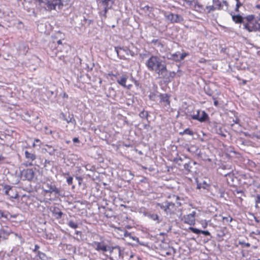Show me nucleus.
<instances>
[{
	"label": "nucleus",
	"instance_id": "1",
	"mask_svg": "<svg viewBox=\"0 0 260 260\" xmlns=\"http://www.w3.org/2000/svg\"><path fill=\"white\" fill-rule=\"evenodd\" d=\"M145 65L149 71L155 72L162 77L167 72L166 65L162 64V60L156 55H151L146 61Z\"/></svg>",
	"mask_w": 260,
	"mask_h": 260
},
{
	"label": "nucleus",
	"instance_id": "2",
	"mask_svg": "<svg viewBox=\"0 0 260 260\" xmlns=\"http://www.w3.org/2000/svg\"><path fill=\"white\" fill-rule=\"evenodd\" d=\"M43 191L45 193H54L55 195L63 196L62 191L57 188L54 182H44L43 185Z\"/></svg>",
	"mask_w": 260,
	"mask_h": 260
},
{
	"label": "nucleus",
	"instance_id": "3",
	"mask_svg": "<svg viewBox=\"0 0 260 260\" xmlns=\"http://www.w3.org/2000/svg\"><path fill=\"white\" fill-rule=\"evenodd\" d=\"M255 17L253 15H249L245 17V22L244 23V28L250 32L255 31L257 28L255 26Z\"/></svg>",
	"mask_w": 260,
	"mask_h": 260
},
{
	"label": "nucleus",
	"instance_id": "4",
	"mask_svg": "<svg viewBox=\"0 0 260 260\" xmlns=\"http://www.w3.org/2000/svg\"><path fill=\"white\" fill-rule=\"evenodd\" d=\"M90 245L92 247H93L95 250L100 252H106L110 250V247L107 246L106 243L104 241L102 242H98V241H93Z\"/></svg>",
	"mask_w": 260,
	"mask_h": 260
},
{
	"label": "nucleus",
	"instance_id": "5",
	"mask_svg": "<svg viewBox=\"0 0 260 260\" xmlns=\"http://www.w3.org/2000/svg\"><path fill=\"white\" fill-rule=\"evenodd\" d=\"M191 118L193 120H197L201 122H205L209 118L208 115L205 111L198 110L196 113L192 114Z\"/></svg>",
	"mask_w": 260,
	"mask_h": 260
},
{
	"label": "nucleus",
	"instance_id": "6",
	"mask_svg": "<svg viewBox=\"0 0 260 260\" xmlns=\"http://www.w3.org/2000/svg\"><path fill=\"white\" fill-rule=\"evenodd\" d=\"M165 17L166 19L171 23H180L184 20L183 17L181 15L173 14L172 13L169 14L165 13Z\"/></svg>",
	"mask_w": 260,
	"mask_h": 260
},
{
	"label": "nucleus",
	"instance_id": "7",
	"mask_svg": "<svg viewBox=\"0 0 260 260\" xmlns=\"http://www.w3.org/2000/svg\"><path fill=\"white\" fill-rule=\"evenodd\" d=\"M5 193L7 195L10 199H16L18 197V193L16 189L9 185H6L4 187Z\"/></svg>",
	"mask_w": 260,
	"mask_h": 260
},
{
	"label": "nucleus",
	"instance_id": "8",
	"mask_svg": "<svg viewBox=\"0 0 260 260\" xmlns=\"http://www.w3.org/2000/svg\"><path fill=\"white\" fill-rule=\"evenodd\" d=\"M196 214V211H193L191 213L186 215H184L183 216V220L184 223H187L190 225H194Z\"/></svg>",
	"mask_w": 260,
	"mask_h": 260
},
{
	"label": "nucleus",
	"instance_id": "9",
	"mask_svg": "<svg viewBox=\"0 0 260 260\" xmlns=\"http://www.w3.org/2000/svg\"><path fill=\"white\" fill-rule=\"evenodd\" d=\"M238 12H235V10L231 11L230 12V15H231L232 17V19L234 22H235L236 23H244L245 22V17H243L242 16L236 14V13H238Z\"/></svg>",
	"mask_w": 260,
	"mask_h": 260
},
{
	"label": "nucleus",
	"instance_id": "10",
	"mask_svg": "<svg viewBox=\"0 0 260 260\" xmlns=\"http://www.w3.org/2000/svg\"><path fill=\"white\" fill-rule=\"evenodd\" d=\"M70 0H50V4H49L51 9H55L56 6H62L67 5L69 4Z\"/></svg>",
	"mask_w": 260,
	"mask_h": 260
},
{
	"label": "nucleus",
	"instance_id": "11",
	"mask_svg": "<svg viewBox=\"0 0 260 260\" xmlns=\"http://www.w3.org/2000/svg\"><path fill=\"white\" fill-rule=\"evenodd\" d=\"M160 99V103H161L164 106L168 107L170 105V95L167 93H161L158 95Z\"/></svg>",
	"mask_w": 260,
	"mask_h": 260
},
{
	"label": "nucleus",
	"instance_id": "12",
	"mask_svg": "<svg viewBox=\"0 0 260 260\" xmlns=\"http://www.w3.org/2000/svg\"><path fill=\"white\" fill-rule=\"evenodd\" d=\"M24 177L28 181H32L35 177L34 172L32 169H27L23 171Z\"/></svg>",
	"mask_w": 260,
	"mask_h": 260
},
{
	"label": "nucleus",
	"instance_id": "13",
	"mask_svg": "<svg viewBox=\"0 0 260 260\" xmlns=\"http://www.w3.org/2000/svg\"><path fill=\"white\" fill-rule=\"evenodd\" d=\"M192 8L197 12L201 13H204L206 11L204 6L200 4L197 0L196 1Z\"/></svg>",
	"mask_w": 260,
	"mask_h": 260
},
{
	"label": "nucleus",
	"instance_id": "14",
	"mask_svg": "<svg viewBox=\"0 0 260 260\" xmlns=\"http://www.w3.org/2000/svg\"><path fill=\"white\" fill-rule=\"evenodd\" d=\"M128 78L127 75L125 73H123L120 78L117 79V82L122 87L126 86V82Z\"/></svg>",
	"mask_w": 260,
	"mask_h": 260
},
{
	"label": "nucleus",
	"instance_id": "15",
	"mask_svg": "<svg viewBox=\"0 0 260 260\" xmlns=\"http://www.w3.org/2000/svg\"><path fill=\"white\" fill-rule=\"evenodd\" d=\"M188 230L191 231L193 233H195L197 234H199L202 233V234L205 235V236H210V233L208 231L200 230L198 229H196V228H194L193 227H189L188 228Z\"/></svg>",
	"mask_w": 260,
	"mask_h": 260
},
{
	"label": "nucleus",
	"instance_id": "16",
	"mask_svg": "<svg viewBox=\"0 0 260 260\" xmlns=\"http://www.w3.org/2000/svg\"><path fill=\"white\" fill-rule=\"evenodd\" d=\"M175 207V204L171 202H166L165 212L167 214H171L173 209Z\"/></svg>",
	"mask_w": 260,
	"mask_h": 260
},
{
	"label": "nucleus",
	"instance_id": "17",
	"mask_svg": "<svg viewBox=\"0 0 260 260\" xmlns=\"http://www.w3.org/2000/svg\"><path fill=\"white\" fill-rule=\"evenodd\" d=\"M111 1V0H102L101 2V4L104 6V11L105 15L107 13L108 10L110 9L108 6L109 3Z\"/></svg>",
	"mask_w": 260,
	"mask_h": 260
},
{
	"label": "nucleus",
	"instance_id": "18",
	"mask_svg": "<svg viewBox=\"0 0 260 260\" xmlns=\"http://www.w3.org/2000/svg\"><path fill=\"white\" fill-rule=\"evenodd\" d=\"M145 215L154 221H156L157 223H160V220H159V216L157 214L147 213Z\"/></svg>",
	"mask_w": 260,
	"mask_h": 260
},
{
	"label": "nucleus",
	"instance_id": "19",
	"mask_svg": "<svg viewBox=\"0 0 260 260\" xmlns=\"http://www.w3.org/2000/svg\"><path fill=\"white\" fill-rule=\"evenodd\" d=\"M25 157L29 160L34 161L36 158V156L34 153L29 152L28 151L25 152Z\"/></svg>",
	"mask_w": 260,
	"mask_h": 260
},
{
	"label": "nucleus",
	"instance_id": "20",
	"mask_svg": "<svg viewBox=\"0 0 260 260\" xmlns=\"http://www.w3.org/2000/svg\"><path fill=\"white\" fill-rule=\"evenodd\" d=\"M18 1L21 2L22 5H24L26 3L31 4L34 3L41 4L42 3L43 0H18Z\"/></svg>",
	"mask_w": 260,
	"mask_h": 260
},
{
	"label": "nucleus",
	"instance_id": "21",
	"mask_svg": "<svg viewBox=\"0 0 260 260\" xmlns=\"http://www.w3.org/2000/svg\"><path fill=\"white\" fill-rule=\"evenodd\" d=\"M179 135L181 136H183L184 135L193 136L194 135V133L192 130H191L189 128H187L185 129L183 132H180L179 133Z\"/></svg>",
	"mask_w": 260,
	"mask_h": 260
},
{
	"label": "nucleus",
	"instance_id": "22",
	"mask_svg": "<svg viewBox=\"0 0 260 260\" xmlns=\"http://www.w3.org/2000/svg\"><path fill=\"white\" fill-rule=\"evenodd\" d=\"M170 58L172 60H174V61H175L176 62L180 61V56L178 52H176L175 53L172 54L171 55Z\"/></svg>",
	"mask_w": 260,
	"mask_h": 260
},
{
	"label": "nucleus",
	"instance_id": "23",
	"mask_svg": "<svg viewBox=\"0 0 260 260\" xmlns=\"http://www.w3.org/2000/svg\"><path fill=\"white\" fill-rule=\"evenodd\" d=\"M139 116L141 118L146 119L148 120V118L149 116L148 112L147 111L143 110L141 111L140 114Z\"/></svg>",
	"mask_w": 260,
	"mask_h": 260
},
{
	"label": "nucleus",
	"instance_id": "24",
	"mask_svg": "<svg viewBox=\"0 0 260 260\" xmlns=\"http://www.w3.org/2000/svg\"><path fill=\"white\" fill-rule=\"evenodd\" d=\"M37 256H38L41 260H47V256L44 252L40 251L37 252Z\"/></svg>",
	"mask_w": 260,
	"mask_h": 260
},
{
	"label": "nucleus",
	"instance_id": "25",
	"mask_svg": "<svg viewBox=\"0 0 260 260\" xmlns=\"http://www.w3.org/2000/svg\"><path fill=\"white\" fill-rule=\"evenodd\" d=\"M53 214L54 216L57 219L60 218L62 217V215H63V213L62 212H61L60 211H57L55 209H54V211L53 212Z\"/></svg>",
	"mask_w": 260,
	"mask_h": 260
},
{
	"label": "nucleus",
	"instance_id": "26",
	"mask_svg": "<svg viewBox=\"0 0 260 260\" xmlns=\"http://www.w3.org/2000/svg\"><path fill=\"white\" fill-rule=\"evenodd\" d=\"M10 213L8 211L0 210V218L3 217L8 219Z\"/></svg>",
	"mask_w": 260,
	"mask_h": 260
},
{
	"label": "nucleus",
	"instance_id": "27",
	"mask_svg": "<svg viewBox=\"0 0 260 260\" xmlns=\"http://www.w3.org/2000/svg\"><path fill=\"white\" fill-rule=\"evenodd\" d=\"M68 225L74 229H76L78 227V224L73 220L69 221L68 222Z\"/></svg>",
	"mask_w": 260,
	"mask_h": 260
},
{
	"label": "nucleus",
	"instance_id": "28",
	"mask_svg": "<svg viewBox=\"0 0 260 260\" xmlns=\"http://www.w3.org/2000/svg\"><path fill=\"white\" fill-rule=\"evenodd\" d=\"M236 1V6L235 8V12H239V8L242 6V4L240 2V0H235Z\"/></svg>",
	"mask_w": 260,
	"mask_h": 260
},
{
	"label": "nucleus",
	"instance_id": "29",
	"mask_svg": "<svg viewBox=\"0 0 260 260\" xmlns=\"http://www.w3.org/2000/svg\"><path fill=\"white\" fill-rule=\"evenodd\" d=\"M206 9L205 12H207L208 13L214 11L216 9V8L213 6H206V8H205Z\"/></svg>",
	"mask_w": 260,
	"mask_h": 260
},
{
	"label": "nucleus",
	"instance_id": "30",
	"mask_svg": "<svg viewBox=\"0 0 260 260\" xmlns=\"http://www.w3.org/2000/svg\"><path fill=\"white\" fill-rule=\"evenodd\" d=\"M86 170H89L90 171L93 172L95 170V167H93L91 165V164H86L84 166Z\"/></svg>",
	"mask_w": 260,
	"mask_h": 260
},
{
	"label": "nucleus",
	"instance_id": "31",
	"mask_svg": "<svg viewBox=\"0 0 260 260\" xmlns=\"http://www.w3.org/2000/svg\"><path fill=\"white\" fill-rule=\"evenodd\" d=\"M196 0H186V3L192 8L193 7Z\"/></svg>",
	"mask_w": 260,
	"mask_h": 260
},
{
	"label": "nucleus",
	"instance_id": "32",
	"mask_svg": "<svg viewBox=\"0 0 260 260\" xmlns=\"http://www.w3.org/2000/svg\"><path fill=\"white\" fill-rule=\"evenodd\" d=\"M73 177L71 176L67 178V182L69 185H71L73 183Z\"/></svg>",
	"mask_w": 260,
	"mask_h": 260
},
{
	"label": "nucleus",
	"instance_id": "33",
	"mask_svg": "<svg viewBox=\"0 0 260 260\" xmlns=\"http://www.w3.org/2000/svg\"><path fill=\"white\" fill-rule=\"evenodd\" d=\"M157 206H159L161 209L164 210L165 211V207H166V202L164 203H158Z\"/></svg>",
	"mask_w": 260,
	"mask_h": 260
},
{
	"label": "nucleus",
	"instance_id": "34",
	"mask_svg": "<svg viewBox=\"0 0 260 260\" xmlns=\"http://www.w3.org/2000/svg\"><path fill=\"white\" fill-rule=\"evenodd\" d=\"M188 55V53H183L180 56V61L183 60L184 58Z\"/></svg>",
	"mask_w": 260,
	"mask_h": 260
},
{
	"label": "nucleus",
	"instance_id": "35",
	"mask_svg": "<svg viewBox=\"0 0 260 260\" xmlns=\"http://www.w3.org/2000/svg\"><path fill=\"white\" fill-rule=\"evenodd\" d=\"M255 26L258 27V28H257V30L260 31V19L255 20Z\"/></svg>",
	"mask_w": 260,
	"mask_h": 260
},
{
	"label": "nucleus",
	"instance_id": "36",
	"mask_svg": "<svg viewBox=\"0 0 260 260\" xmlns=\"http://www.w3.org/2000/svg\"><path fill=\"white\" fill-rule=\"evenodd\" d=\"M255 203L256 204H260V194H257L255 197Z\"/></svg>",
	"mask_w": 260,
	"mask_h": 260
},
{
	"label": "nucleus",
	"instance_id": "37",
	"mask_svg": "<svg viewBox=\"0 0 260 260\" xmlns=\"http://www.w3.org/2000/svg\"><path fill=\"white\" fill-rule=\"evenodd\" d=\"M176 75V72L173 71L169 73V77L172 79H173Z\"/></svg>",
	"mask_w": 260,
	"mask_h": 260
},
{
	"label": "nucleus",
	"instance_id": "38",
	"mask_svg": "<svg viewBox=\"0 0 260 260\" xmlns=\"http://www.w3.org/2000/svg\"><path fill=\"white\" fill-rule=\"evenodd\" d=\"M35 142L36 143V144H38V145L40 147L41 146V145L42 144V142H41L40 140L39 139H35Z\"/></svg>",
	"mask_w": 260,
	"mask_h": 260
},
{
	"label": "nucleus",
	"instance_id": "39",
	"mask_svg": "<svg viewBox=\"0 0 260 260\" xmlns=\"http://www.w3.org/2000/svg\"><path fill=\"white\" fill-rule=\"evenodd\" d=\"M40 248V246L38 245H35V248L33 249L34 252H37L38 251V249Z\"/></svg>",
	"mask_w": 260,
	"mask_h": 260
},
{
	"label": "nucleus",
	"instance_id": "40",
	"mask_svg": "<svg viewBox=\"0 0 260 260\" xmlns=\"http://www.w3.org/2000/svg\"><path fill=\"white\" fill-rule=\"evenodd\" d=\"M199 62L200 63H206V62H207V60H206V59H205L204 58H201L199 60Z\"/></svg>",
	"mask_w": 260,
	"mask_h": 260
},
{
	"label": "nucleus",
	"instance_id": "41",
	"mask_svg": "<svg viewBox=\"0 0 260 260\" xmlns=\"http://www.w3.org/2000/svg\"><path fill=\"white\" fill-rule=\"evenodd\" d=\"M251 234H254V235H260V231L259 230H257L255 232H252L251 233Z\"/></svg>",
	"mask_w": 260,
	"mask_h": 260
},
{
	"label": "nucleus",
	"instance_id": "42",
	"mask_svg": "<svg viewBox=\"0 0 260 260\" xmlns=\"http://www.w3.org/2000/svg\"><path fill=\"white\" fill-rule=\"evenodd\" d=\"M228 176H229V179H231L233 182L234 181V178L233 177V174L229 173Z\"/></svg>",
	"mask_w": 260,
	"mask_h": 260
},
{
	"label": "nucleus",
	"instance_id": "43",
	"mask_svg": "<svg viewBox=\"0 0 260 260\" xmlns=\"http://www.w3.org/2000/svg\"><path fill=\"white\" fill-rule=\"evenodd\" d=\"M132 86H133L132 84H128V85H126V86H123V87L126 88L127 89L129 90L131 89Z\"/></svg>",
	"mask_w": 260,
	"mask_h": 260
},
{
	"label": "nucleus",
	"instance_id": "44",
	"mask_svg": "<svg viewBox=\"0 0 260 260\" xmlns=\"http://www.w3.org/2000/svg\"><path fill=\"white\" fill-rule=\"evenodd\" d=\"M236 192H237V194H241V196L239 197V198H240L241 197V196L244 194L243 192L242 191H241V190H236Z\"/></svg>",
	"mask_w": 260,
	"mask_h": 260
},
{
	"label": "nucleus",
	"instance_id": "45",
	"mask_svg": "<svg viewBox=\"0 0 260 260\" xmlns=\"http://www.w3.org/2000/svg\"><path fill=\"white\" fill-rule=\"evenodd\" d=\"M184 167L185 169H186L187 171H189L190 170L189 169V164H185L184 165Z\"/></svg>",
	"mask_w": 260,
	"mask_h": 260
},
{
	"label": "nucleus",
	"instance_id": "46",
	"mask_svg": "<svg viewBox=\"0 0 260 260\" xmlns=\"http://www.w3.org/2000/svg\"><path fill=\"white\" fill-rule=\"evenodd\" d=\"M218 2L220 3V4L222 3L226 5L227 2L226 0H218Z\"/></svg>",
	"mask_w": 260,
	"mask_h": 260
},
{
	"label": "nucleus",
	"instance_id": "47",
	"mask_svg": "<svg viewBox=\"0 0 260 260\" xmlns=\"http://www.w3.org/2000/svg\"><path fill=\"white\" fill-rule=\"evenodd\" d=\"M213 99H214V105L215 106H218V102L217 101V100H216L215 98H213Z\"/></svg>",
	"mask_w": 260,
	"mask_h": 260
},
{
	"label": "nucleus",
	"instance_id": "48",
	"mask_svg": "<svg viewBox=\"0 0 260 260\" xmlns=\"http://www.w3.org/2000/svg\"><path fill=\"white\" fill-rule=\"evenodd\" d=\"M73 141L74 143H79V139L78 138H74L73 139Z\"/></svg>",
	"mask_w": 260,
	"mask_h": 260
},
{
	"label": "nucleus",
	"instance_id": "49",
	"mask_svg": "<svg viewBox=\"0 0 260 260\" xmlns=\"http://www.w3.org/2000/svg\"><path fill=\"white\" fill-rule=\"evenodd\" d=\"M5 157L2 155V153L0 152V161H2L4 160Z\"/></svg>",
	"mask_w": 260,
	"mask_h": 260
},
{
	"label": "nucleus",
	"instance_id": "50",
	"mask_svg": "<svg viewBox=\"0 0 260 260\" xmlns=\"http://www.w3.org/2000/svg\"><path fill=\"white\" fill-rule=\"evenodd\" d=\"M140 56L142 58L144 59L145 57L147 56L146 54H140Z\"/></svg>",
	"mask_w": 260,
	"mask_h": 260
},
{
	"label": "nucleus",
	"instance_id": "51",
	"mask_svg": "<svg viewBox=\"0 0 260 260\" xmlns=\"http://www.w3.org/2000/svg\"><path fill=\"white\" fill-rule=\"evenodd\" d=\"M108 75H109V76H111V77H112V76H113V77H117V75H116V74H113V73H109V74H108Z\"/></svg>",
	"mask_w": 260,
	"mask_h": 260
},
{
	"label": "nucleus",
	"instance_id": "52",
	"mask_svg": "<svg viewBox=\"0 0 260 260\" xmlns=\"http://www.w3.org/2000/svg\"><path fill=\"white\" fill-rule=\"evenodd\" d=\"M113 249H118V254H120V248H119V247L118 246H116V247H113Z\"/></svg>",
	"mask_w": 260,
	"mask_h": 260
},
{
	"label": "nucleus",
	"instance_id": "53",
	"mask_svg": "<svg viewBox=\"0 0 260 260\" xmlns=\"http://www.w3.org/2000/svg\"><path fill=\"white\" fill-rule=\"evenodd\" d=\"M242 244H244L246 247H250V244L249 243H241Z\"/></svg>",
	"mask_w": 260,
	"mask_h": 260
},
{
	"label": "nucleus",
	"instance_id": "54",
	"mask_svg": "<svg viewBox=\"0 0 260 260\" xmlns=\"http://www.w3.org/2000/svg\"><path fill=\"white\" fill-rule=\"evenodd\" d=\"M149 126H150V125H149V124H145V125H144V128H145V129H147V128H148V127H149Z\"/></svg>",
	"mask_w": 260,
	"mask_h": 260
},
{
	"label": "nucleus",
	"instance_id": "55",
	"mask_svg": "<svg viewBox=\"0 0 260 260\" xmlns=\"http://www.w3.org/2000/svg\"><path fill=\"white\" fill-rule=\"evenodd\" d=\"M130 235V233H128L127 232H126L125 233H124V236L125 237H126V236H128Z\"/></svg>",
	"mask_w": 260,
	"mask_h": 260
},
{
	"label": "nucleus",
	"instance_id": "56",
	"mask_svg": "<svg viewBox=\"0 0 260 260\" xmlns=\"http://www.w3.org/2000/svg\"><path fill=\"white\" fill-rule=\"evenodd\" d=\"M115 51H116L117 55H118V54H119L118 48V47H115Z\"/></svg>",
	"mask_w": 260,
	"mask_h": 260
},
{
	"label": "nucleus",
	"instance_id": "57",
	"mask_svg": "<svg viewBox=\"0 0 260 260\" xmlns=\"http://www.w3.org/2000/svg\"><path fill=\"white\" fill-rule=\"evenodd\" d=\"M57 44L58 45H61L62 44V41L61 40H59L58 41H57Z\"/></svg>",
	"mask_w": 260,
	"mask_h": 260
},
{
	"label": "nucleus",
	"instance_id": "58",
	"mask_svg": "<svg viewBox=\"0 0 260 260\" xmlns=\"http://www.w3.org/2000/svg\"><path fill=\"white\" fill-rule=\"evenodd\" d=\"M38 145L37 144H36L35 142L32 144V147L35 148L36 146Z\"/></svg>",
	"mask_w": 260,
	"mask_h": 260
},
{
	"label": "nucleus",
	"instance_id": "59",
	"mask_svg": "<svg viewBox=\"0 0 260 260\" xmlns=\"http://www.w3.org/2000/svg\"><path fill=\"white\" fill-rule=\"evenodd\" d=\"M75 234H76V235H79V234L81 235V232H80V231H76V232H75Z\"/></svg>",
	"mask_w": 260,
	"mask_h": 260
},
{
	"label": "nucleus",
	"instance_id": "60",
	"mask_svg": "<svg viewBox=\"0 0 260 260\" xmlns=\"http://www.w3.org/2000/svg\"><path fill=\"white\" fill-rule=\"evenodd\" d=\"M254 218L255 221L256 222L258 223L259 222V220H258L257 218L256 217H254Z\"/></svg>",
	"mask_w": 260,
	"mask_h": 260
},
{
	"label": "nucleus",
	"instance_id": "61",
	"mask_svg": "<svg viewBox=\"0 0 260 260\" xmlns=\"http://www.w3.org/2000/svg\"><path fill=\"white\" fill-rule=\"evenodd\" d=\"M256 8H258V9H260V5H257L256 6Z\"/></svg>",
	"mask_w": 260,
	"mask_h": 260
},
{
	"label": "nucleus",
	"instance_id": "62",
	"mask_svg": "<svg viewBox=\"0 0 260 260\" xmlns=\"http://www.w3.org/2000/svg\"><path fill=\"white\" fill-rule=\"evenodd\" d=\"M157 41V40H153L152 42V43H156Z\"/></svg>",
	"mask_w": 260,
	"mask_h": 260
},
{
	"label": "nucleus",
	"instance_id": "63",
	"mask_svg": "<svg viewBox=\"0 0 260 260\" xmlns=\"http://www.w3.org/2000/svg\"><path fill=\"white\" fill-rule=\"evenodd\" d=\"M255 207L256 208H258V204H255Z\"/></svg>",
	"mask_w": 260,
	"mask_h": 260
},
{
	"label": "nucleus",
	"instance_id": "64",
	"mask_svg": "<svg viewBox=\"0 0 260 260\" xmlns=\"http://www.w3.org/2000/svg\"><path fill=\"white\" fill-rule=\"evenodd\" d=\"M63 96L64 97H68V95L66 93H64Z\"/></svg>",
	"mask_w": 260,
	"mask_h": 260
}]
</instances>
